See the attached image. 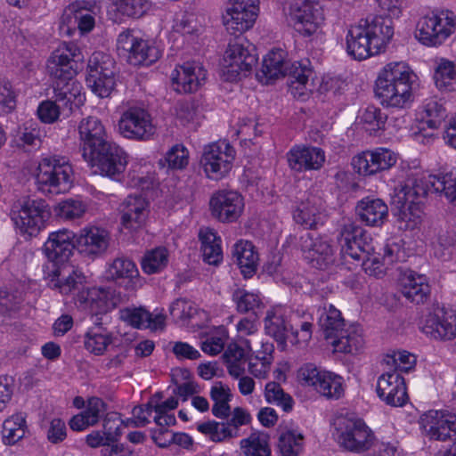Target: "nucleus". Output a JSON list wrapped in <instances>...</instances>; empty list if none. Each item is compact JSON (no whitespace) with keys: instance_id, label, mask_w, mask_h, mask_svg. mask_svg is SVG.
<instances>
[{"instance_id":"obj_13","label":"nucleus","mask_w":456,"mask_h":456,"mask_svg":"<svg viewBox=\"0 0 456 456\" xmlns=\"http://www.w3.org/2000/svg\"><path fill=\"white\" fill-rule=\"evenodd\" d=\"M235 150L226 141L209 143L203 148L200 166L209 180L220 181L232 169Z\"/></svg>"},{"instance_id":"obj_20","label":"nucleus","mask_w":456,"mask_h":456,"mask_svg":"<svg viewBox=\"0 0 456 456\" xmlns=\"http://www.w3.org/2000/svg\"><path fill=\"white\" fill-rule=\"evenodd\" d=\"M398 153L387 147L363 151L352 159L355 172L362 176H371L389 170L398 160Z\"/></svg>"},{"instance_id":"obj_29","label":"nucleus","mask_w":456,"mask_h":456,"mask_svg":"<svg viewBox=\"0 0 456 456\" xmlns=\"http://www.w3.org/2000/svg\"><path fill=\"white\" fill-rule=\"evenodd\" d=\"M105 278L108 281L123 282L129 290H137L144 284L136 265L129 258L120 256L107 263Z\"/></svg>"},{"instance_id":"obj_64","label":"nucleus","mask_w":456,"mask_h":456,"mask_svg":"<svg viewBox=\"0 0 456 456\" xmlns=\"http://www.w3.org/2000/svg\"><path fill=\"white\" fill-rule=\"evenodd\" d=\"M434 256L442 260H450L456 253V234L453 232H442L432 242Z\"/></svg>"},{"instance_id":"obj_35","label":"nucleus","mask_w":456,"mask_h":456,"mask_svg":"<svg viewBox=\"0 0 456 456\" xmlns=\"http://www.w3.org/2000/svg\"><path fill=\"white\" fill-rule=\"evenodd\" d=\"M289 310L282 305H275L267 310L264 319L265 330L267 335L276 341L284 344L290 331L296 338L299 333L294 331L293 327L288 322Z\"/></svg>"},{"instance_id":"obj_44","label":"nucleus","mask_w":456,"mask_h":456,"mask_svg":"<svg viewBox=\"0 0 456 456\" xmlns=\"http://www.w3.org/2000/svg\"><path fill=\"white\" fill-rule=\"evenodd\" d=\"M433 79L436 87L441 92L456 90V59L437 58L435 61Z\"/></svg>"},{"instance_id":"obj_1","label":"nucleus","mask_w":456,"mask_h":456,"mask_svg":"<svg viewBox=\"0 0 456 456\" xmlns=\"http://www.w3.org/2000/svg\"><path fill=\"white\" fill-rule=\"evenodd\" d=\"M395 34L393 21L379 16L350 25L346 33V50L357 61L384 53Z\"/></svg>"},{"instance_id":"obj_61","label":"nucleus","mask_w":456,"mask_h":456,"mask_svg":"<svg viewBox=\"0 0 456 456\" xmlns=\"http://www.w3.org/2000/svg\"><path fill=\"white\" fill-rule=\"evenodd\" d=\"M421 108L422 120L431 129L439 128L447 117L446 109L436 99L426 100Z\"/></svg>"},{"instance_id":"obj_27","label":"nucleus","mask_w":456,"mask_h":456,"mask_svg":"<svg viewBox=\"0 0 456 456\" xmlns=\"http://www.w3.org/2000/svg\"><path fill=\"white\" fill-rule=\"evenodd\" d=\"M77 305L91 315L104 314L117 305L112 291L101 287L84 289L77 293Z\"/></svg>"},{"instance_id":"obj_39","label":"nucleus","mask_w":456,"mask_h":456,"mask_svg":"<svg viewBox=\"0 0 456 456\" xmlns=\"http://www.w3.org/2000/svg\"><path fill=\"white\" fill-rule=\"evenodd\" d=\"M125 183L131 188L149 190L156 183L154 166L144 159H133L125 177Z\"/></svg>"},{"instance_id":"obj_23","label":"nucleus","mask_w":456,"mask_h":456,"mask_svg":"<svg viewBox=\"0 0 456 456\" xmlns=\"http://www.w3.org/2000/svg\"><path fill=\"white\" fill-rule=\"evenodd\" d=\"M45 279L49 288L61 295H72L77 301V293L85 289L86 278L74 266H54L52 271H45Z\"/></svg>"},{"instance_id":"obj_54","label":"nucleus","mask_w":456,"mask_h":456,"mask_svg":"<svg viewBox=\"0 0 456 456\" xmlns=\"http://www.w3.org/2000/svg\"><path fill=\"white\" fill-rule=\"evenodd\" d=\"M245 456H271L270 437L264 432H253L240 441Z\"/></svg>"},{"instance_id":"obj_33","label":"nucleus","mask_w":456,"mask_h":456,"mask_svg":"<svg viewBox=\"0 0 456 456\" xmlns=\"http://www.w3.org/2000/svg\"><path fill=\"white\" fill-rule=\"evenodd\" d=\"M289 167L297 172L319 170L324 165L325 152L319 147L296 145L287 154Z\"/></svg>"},{"instance_id":"obj_5","label":"nucleus","mask_w":456,"mask_h":456,"mask_svg":"<svg viewBox=\"0 0 456 456\" xmlns=\"http://www.w3.org/2000/svg\"><path fill=\"white\" fill-rule=\"evenodd\" d=\"M428 194L427 187L416 183L413 187L403 186L394 191L393 203L396 208L395 223L402 231L418 228L424 216L422 199Z\"/></svg>"},{"instance_id":"obj_34","label":"nucleus","mask_w":456,"mask_h":456,"mask_svg":"<svg viewBox=\"0 0 456 456\" xmlns=\"http://www.w3.org/2000/svg\"><path fill=\"white\" fill-rule=\"evenodd\" d=\"M297 224L307 229H314L324 224L326 216L323 212L322 200L319 197L308 195L302 200L293 212Z\"/></svg>"},{"instance_id":"obj_2","label":"nucleus","mask_w":456,"mask_h":456,"mask_svg":"<svg viewBox=\"0 0 456 456\" xmlns=\"http://www.w3.org/2000/svg\"><path fill=\"white\" fill-rule=\"evenodd\" d=\"M417 79L418 76L406 62H388L378 74L375 94L384 108L406 109L414 101Z\"/></svg>"},{"instance_id":"obj_31","label":"nucleus","mask_w":456,"mask_h":456,"mask_svg":"<svg viewBox=\"0 0 456 456\" xmlns=\"http://www.w3.org/2000/svg\"><path fill=\"white\" fill-rule=\"evenodd\" d=\"M149 214V200L142 196L130 195L122 205L121 226L128 232H136L145 225Z\"/></svg>"},{"instance_id":"obj_7","label":"nucleus","mask_w":456,"mask_h":456,"mask_svg":"<svg viewBox=\"0 0 456 456\" xmlns=\"http://www.w3.org/2000/svg\"><path fill=\"white\" fill-rule=\"evenodd\" d=\"M119 110L118 130L124 138L148 141L153 136L155 126L151 116L142 103L123 102L119 105Z\"/></svg>"},{"instance_id":"obj_51","label":"nucleus","mask_w":456,"mask_h":456,"mask_svg":"<svg viewBox=\"0 0 456 456\" xmlns=\"http://www.w3.org/2000/svg\"><path fill=\"white\" fill-rule=\"evenodd\" d=\"M27 432V421L23 413H14L6 418L2 425V441L5 445H14Z\"/></svg>"},{"instance_id":"obj_60","label":"nucleus","mask_w":456,"mask_h":456,"mask_svg":"<svg viewBox=\"0 0 456 456\" xmlns=\"http://www.w3.org/2000/svg\"><path fill=\"white\" fill-rule=\"evenodd\" d=\"M113 10L121 17L140 18L151 7L150 0H110Z\"/></svg>"},{"instance_id":"obj_46","label":"nucleus","mask_w":456,"mask_h":456,"mask_svg":"<svg viewBox=\"0 0 456 456\" xmlns=\"http://www.w3.org/2000/svg\"><path fill=\"white\" fill-rule=\"evenodd\" d=\"M287 55V52L281 48H273L265 55L261 73L266 80L287 76L289 64Z\"/></svg>"},{"instance_id":"obj_38","label":"nucleus","mask_w":456,"mask_h":456,"mask_svg":"<svg viewBox=\"0 0 456 456\" xmlns=\"http://www.w3.org/2000/svg\"><path fill=\"white\" fill-rule=\"evenodd\" d=\"M334 352L355 354L364 346L362 329L354 324L346 325L334 338L329 339Z\"/></svg>"},{"instance_id":"obj_17","label":"nucleus","mask_w":456,"mask_h":456,"mask_svg":"<svg viewBox=\"0 0 456 456\" xmlns=\"http://www.w3.org/2000/svg\"><path fill=\"white\" fill-rule=\"evenodd\" d=\"M341 255L346 261L352 259L357 264L373 251L375 246L368 232L354 222L346 223L339 237Z\"/></svg>"},{"instance_id":"obj_56","label":"nucleus","mask_w":456,"mask_h":456,"mask_svg":"<svg viewBox=\"0 0 456 456\" xmlns=\"http://www.w3.org/2000/svg\"><path fill=\"white\" fill-rule=\"evenodd\" d=\"M169 263V252L165 247L148 250L142 258V270L146 274L161 273Z\"/></svg>"},{"instance_id":"obj_53","label":"nucleus","mask_w":456,"mask_h":456,"mask_svg":"<svg viewBox=\"0 0 456 456\" xmlns=\"http://www.w3.org/2000/svg\"><path fill=\"white\" fill-rule=\"evenodd\" d=\"M210 398L214 402L213 414L219 419L229 416L231 408L229 403L232 399L230 387L222 382H216L210 388Z\"/></svg>"},{"instance_id":"obj_8","label":"nucleus","mask_w":456,"mask_h":456,"mask_svg":"<svg viewBox=\"0 0 456 456\" xmlns=\"http://www.w3.org/2000/svg\"><path fill=\"white\" fill-rule=\"evenodd\" d=\"M297 379L302 387L327 399L338 400L345 395L346 386L342 376L311 363L298 370Z\"/></svg>"},{"instance_id":"obj_48","label":"nucleus","mask_w":456,"mask_h":456,"mask_svg":"<svg viewBox=\"0 0 456 456\" xmlns=\"http://www.w3.org/2000/svg\"><path fill=\"white\" fill-rule=\"evenodd\" d=\"M233 256L245 278L251 277L256 273L259 256L252 242L239 240L234 245Z\"/></svg>"},{"instance_id":"obj_18","label":"nucleus","mask_w":456,"mask_h":456,"mask_svg":"<svg viewBox=\"0 0 456 456\" xmlns=\"http://www.w3.org/2000/svg\"><path fill=\"white\" fill-rule=\"evenodd\" d=\"M76 249L78 254L89 260L103 256L110 245V232L104 227L87 224L75 233Z\"/></svg>"},{"instance_id":"obj_15","label":"nucleus","mask_w":456,"mask_h":456,"mask_svg":"<svg viewBox=\"0 0 456 456\" xmlns=\"http://www.w3.org/2000/svg\"><path fill=\"white\" fill-rule=\"evenodd\" d=\"M80 48L74 43L62 42L52 51L46 60L45 69L53 82L71 79L77 74Z\"/></svg>"},{"instance_id":"obj_3","label":"nucleus","mask_w":456,"mask_h":456,"mask_svg":"<svg viewBox=\"0 0 456 456\" xmlns=\"http://www.w3.org/2000/svg\"><path fill=\"white\" fill-rule=\"evenodd\" d=\"M32 176L39 191L57 195L69 191L72 187L74 170L66 158L49 156L38 161Z\"/></svg>"},{"instance_id":"obj_55","label":"nucleus","mask_w":456,"mask_h":456,"mask_svg":"<svg viewBox=\"0 0 456 456\" xmlns=\"http://www.w3.org/2000/svg\"><path fill=\"white\" fill-rule=\"evenodd\" d=\"M420 170V164L418 159L402 160L396 171V179L398 184L395 186L394 191L398 187L409 186L413 187L416 183L425 185V180L428 175H424L418 179L416 176Z\"/></svg>"},{"instance_id":"obj_50","label":"nucleus","mask_w":456,"mask_h":456,"mask_svg":"<svg viewBox=\"0 0 456 456\" xmlns=\"http://www.w3.org/2000/svg\"><path fill=\"white\" fill-rule=\"evenodd\" d=\"M113 342L112 334L102 326H94L84 336V346L94 355H102Z\"/></svg>"},{"instance_id":"obj_57","label":"nucleus","mask_w":456,"mask_h":456,"mask_svg":"<svg viewBox=\"0 0 456 456\" xmlns=\"http://www.w3.org/2000/svg\"><path fill=\"white\" fill-rule=\"evenodd\" d=\"M87 208V203L81 198L76 197L61 200L54 207V212L62 220L74 221L82 218Z\"/></svg>"},{"instance_id":"obj_42","label":"nucleus","mask_w":456,"mask_h":456,"mask_svg":"<svg viewBox=\"0 0 456 456\" xmlns=\"http://www.w3.org/2000/svg\"><path fill=\"white\" fill-rule=\"evenodd\" d=\"M424 187L428 192L443 193L446 200L456 206V169L450 168L437 175H428Z\"/></svg>"},{"instance_id":"obj_9","label":"nucleus","mask_w":456,"mask_h":456,"mask_svg":"<svg viewBox=\"0 0 456 456\" xmlns=\"http://www.w3.org/2000/svg\"><path fill=\"white\" fill-rule=\"evenodd\" d=\"M117 51L134 66H150L161 56V50L153 40L142 37L133 29L118 34Z\"/></svg>"},{"instance_id":"obj_22","label":"nucleus","mask_w":456,"mask_h":456,"mask_svg":"<svg viewBox=\"0 0 456 456\" xmlns=\"http://www.w3.org/2000/svg\"><path fill=\"white\" fill-rule=\"evenodd\" d=\"M244 208L243 196L235 191H218L209 200L211 215L222 223L237 221L241 216Z\"/></svg>"},{"instance_id":"obj_52","label":"nucleus","mask_w":456,"mask_h":456,"mask_svg":"<svg viewBox=\"0 0 456 456\" xmlns=\"http://www.w3.org/2000/svg\"><path fill=\"white\" fill-rule=\"evenodd\" d=\"M115 61L110 54L95 52L94 53L87 63L86 77H91V80L99 79L100 76L103 78L115 77Z\"/></svg>"},{"instance_id":"obj_4","label":"nucleus","mask_w":456,"mask_h":456,"mask_svg":"<svg viewBox=\"0 0 456 456\" xmlns=\"http://www.w3.org/2000/svg\"><path fill=\"white\" fill-rule=\"evenodd\" d=\"M456 31V16L449 10H434L419 17L414 37L426 47L443 45Z\"/></svg>"},{"instance_id":"obj_41","label":"nucleus","mask_w":456,"mask_h":456,"mask_svg":"<svg viewBox=\"0 0 456 456\" xmlns=\"http://www.w3.org/2000/svg\"><path fill=\"white\" fill-rule=\"evenodd\" d=\"M400 286L403 295L416 304L425 302L430 294L428 278L413 271H405L402 274Z\"/></svg>"},{"instance_id":"obj_11","label":"nucleus","mask_w":456,"mask_h":456,"mask_svg":"<svg viewBox=\"0 0 456 456\" xmlns=\"http://www.w3.org/2000/svg\"><path fill=\"white\" fill-rule=\"evenodd\" d=\"M51 216L45 200L27 199L20 202L18 210L12 212V220L17 232L25 239L37 236L45 227Z\"/></svg>"},{"instance_id":"obj_28","label":"nucleus","mask_w":456,"mask_h":456,"mask_svg":"<svg viewBox=\"0 0 456 456\" xmlns=\"http://www.w3.org/2000/svg\"><path fill=\"white\" fill-rule=\"evenodd\" d=\"M77 132L83 158L110 142L105 126L97 117L88 116L82 118L77 126Z\"/></svg>"},{"instance_id":"obj_32","label":"nucleus","mask_w":456,"mask_h":456,"mask_svg":"<svg viewBox=\"0 0 456 456\" xmlns=\"http://www.w3.org/2000/svg\"><path fill=\"white\" fill-rule=\"evenodd\" d=\"M293 80L290 85L291 94L305 100L315 89V72L308 59L289 62L288 74Z\"/></svg>"},{"instance_id":"obj_37","label":"nucleus","mask_w":456,"mask_h":456,"mask_svg":"<svg viewBox=\"0 0 456 456\" xmlns=\"http://www.w3.org/2000/svg\"><path fill=\"white\" fill-rule=\"evenodd\" d=\"M119 318L137 329L162 330L166 316L161 313H150L142 307H126L119 311Z\"/></svg>"},{"instance_id":"obj_10","label":"nucleus","mask_w":456,"mask_h":456,"mask_svg":"<svg viewBox=\"0 0 456 456\" xmlns=\"http://www.w3.org/2000/svg\"><path fill=\"white\" fill-rule=\"evenodd\" d=\"M334 426L336 440L346 451L359 453L370 449L374 444L372 430L359 418L338 416Z\"/></svg>"},{"instance_id":"obj_43","label":"nucleus","mask_w":456,"mask_h":456,"mask_svg":"<svg viewBox=\"0 0 456 456\" xmlns=\"http://www.w3.org/2000/svg\"><path fill=\"white\" fill-rule=\"evenodd\" d=\"M253 351L251 339H245L244 345L231 344L224 352V357L227 370L231 376L238 379L245 373V364L248 354Z\"/></svg>"},{"instance_id":"obj_49","label":"nucleus","mask_w":456,"mask_h":456,"mask_svg":"<svg viewBox=\"0 0 456 456\" xmlns=\"http://www.w3.org/2000/svg\"><path fill=\"white\" fill-rule=\"evenodd\" d=\"M318 322L327 340L334 338L346 324L341 312L331 304L318 308Z\"/></svg>"},{"instance_id":"obj_21","label":"nucleus","mask_w":456,"mask_h":456,"mask_svg":"<svg viewBox=\"0 0 456 456\" xmlns=\"http://www.w3.org/2000/svg\"><path fill=\"white\" fill-rule=\"evenodd\" d=\"M419 427L430 439L446 441L456 436V414L432 410L419 417Z\"/></svg>"},{"instance_id":"obj_14","label":"nucleus","mask_w":456,"mask_h":456,"mask_svg":"<svg viewBox=\"0 0 456 456\" xmlns=\"http://www.w3.org/2000/svg\"><path fill=\"white\" fill-rule=\"evenodd\" d=\"M258 0H228L222 13V23L231 35L251 29L259 15Z\"/></svg>"},{"instance_id":"obj_63","label":"nucleus","mask_w":456,"mask_h":456,"mask_svg":"<svg viewBox=\"0 0 456 456\" xmlns=\"http://www.w3.org/2000/svg\"><path fill=\"white\" fill-rule=\"evenodd\" d=\"M41 137L42 131L38 124L31 120L18 128L14 135V141L18 146L22 148L37 147L41 142Z\"/></svg>"},{"instance_id":"obj_30","label":"nucleus","mask_w":456,"mask_h":456,"mask_svg":"<svg viewBox=\"0 0 456 456\" xmlns=\"http://www.w3.org/2000/svg\"><path fill=\"white\" fill-rule=\"evenodd\" d=\"M376 391L378 396L391 406H403L408 400L404 379L395 370L379 377Z\"/></svg>"},{"instance_id":"obj_12","label":"nucleus","mask_w":456,"mask_h":456,"mask_svg":"<svg viewBox=\"0 0 456 456\" xmlns=\"http://www.w3.org/2000/svg\"><path fill=\"white\" fill-rule=\"evenodd\" d=\"M95 174L120 181L129 163V156L121 147L109 142L83 158Z\"/></svg>"},{"instance_id":"obj_25","label":"nucleus","mask_w":456,"mask_h":456,"mask_svg":"<svg viewBox=\"0 0 456 456\" xmlns=\"http://www.w3.org/2000/svg\"><path fill=\"white\" fill-rule=\"evenodd\" d=\"M300 249L303 257L313 267L324 269L334 262V246L325 236L313 237L306 233L300 239Z\"/></svg>"},{"instance_id":"obj_16","label":"nucleus","mask_w":456,"mask_h":456,"mask_svg":"<svg viewBox=\"0 0 456 456\" xmlns=\"http://www.w3.org/2000/svg\"><path fill=\"white\" fill-rule=\"evenodd\" d=\"M289 19L294 29L304 37L318 34L325 20L322 6L311 0H299L291 4Z\"/></svg>"},{"instance_id":"obj_24","label":"nucleus","mask_w":456,"mask_h":456,"mask_svg":"<svg viewBox=\"0 0 456 456\" xmlns=\"http://www.w3.org/2000/svg\"><path fill=\"white\" fill-rule=\"evenodd\" d=\"M173 89L180 94L197 92L207 80V70L197 61L176 65L170 74Z\"/></svg>"},{"instance_id":"obj_26","label":"nucleus","mask_w":456,"mask_h":456,"mask_svg":"<svg viewBox=\"0 0 456 456\" xmlns=\"http://www.w3.org/2000/svg\"><path fill=\"white\" fill-rule=\"evenodd\" d=\"M74 248H76L75 232L62 228L48 234L42 247V252L50 262L61 264L72 256Z\"/></svg>"},{"instance_id":"obj_19","label":"nucleus","mask_w":456,"mask_h":456,"mask_svg":"<svg viewBox=\"0 0 456 456\" xmlns=\"http://www.w3.org/2000/svg\"><path fill=\"white\" fill-rule=\"evenodd\" d=\"M419 328L431 339L452 340L456 338V310L437 307L421 318Z\"/></svg>"},{"instance_id":"obj_62","label":"nucleus","mask_w":456,"mask_h":456,"mask_svg":"<svg viewBox=\"0 0 456 456\" xmlns=\"http://www.w3.org/2000/svg\"><path fill=\"white\" fill-rule=\"evenodd\" d=\"M264 396L268 403L281 407L286 412H289L293 409V398L285 393L279 383L268 382L265 387Z\"/></svg>"},{"instance_id":"obj_58","label":"nucleus","mask_w":456,"mask_h":456,"mask_svg":"<svg viewBox=\"0 0 456 456\" xmlns=\"http://www.w3.org/2000/svg\"><path fill=\"white\" fill-rule=\"evenodd\" d=\"M264 351L256 352L248 358V371L257 379H265L271 370L273 362V346L266 344L263 345Z\"/></svg>"},{"instance_id":"obj_36","label":"nucleus","mask_w":456,"mask_h":456,"mask_svg":"<svg viewBox=\"0 0 456 456\" xmlns=\"http://www.w3.org/2000/svg\"><path fill=\"white\" fill-rule=\"evenodd\" d=\"M356 213L365 225L381 227L388 218V207L379 198L365 197L356 205Z\"/></svg>"},{"instance_id":"obj_40","label":"nucleus","mask_w":456,"mask_h":456,"mask_svg":"<svg viewBox=\"0 0 456 456\" xmlns=\"http://www.w3.org/2000/svg\"><path fill=\"white\" fill-rule=\"evenodd\" d=\"M53 86L56 102L61 103L64 109L72 111L74 108H78L85 102L83 86L75 77L53 82Z\"/></svg>"},{"instance_id":"obj_47","label":"nucleus","mask_w":456,"mask_h":456,"mask_svg":"<svg viewBox=\"0 0 456 456\" xmlns=\"http://www.w3.org/2000/svg\"><path fill=\"white\" fill-rule=\"evenodd\" d=\"M199 238L203 259L209 265H218L223 260L222 239L211 228L200 230Z\"/></svg>"},{"instance_id":"obj_45","label":"nucleus","mask_w":456,"mask_h":456,"mask_svg":"<svg viewBox=\"0 0 456 456\" xmlns=\"http://www.w3.org/2000/svg\"><path fill=\"white\" fill-rule=\"evenodd\" d=\"M305 448V436L298 428H284L281 429L277 450L281 456H299Z\"/></svg>"},{"instance_id":"obj_59","label":"nucleus","mask_w":456,"mask_h":456,"mask_svg":"<svg viewBox=\"0 0 456 456\" xmlns=\"http://www.w3.org/2000/svg\"><path fill=\"white\" fill-rule=\"evenodd\" d=\"M232 302L239 313H250V315H257L256 310L263 305L259 293L245 289H237L233 291Z\"/></svg>"},{"instance_id":"obj_6","label":"nucleus","mask_w":456,"mask_h":456,"mask_svg":"<svg viewBox=\"0 0 456 456\" xmlns=\"http://www.w3.org/2000/svg\"><path fill=\"white\" fill-rule=\"evenodd\" d=\"M257 61L254 46L243 37L231 40L224 53L220 71L226 81H236L247 76Z\"/></svg>"}]
</instances>
